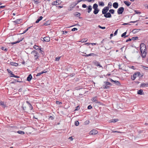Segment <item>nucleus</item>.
I'll return each mask as SVG.
<instances>
[{
	"instance_id": "1",
	"label": "nucleus",
	"mask_w": 148,
	"mask_h": 148,
	"mask_svg": "<svg viewBox=\"0 0 148 148\" xmlns=\"http://www.w3.org/2000/svg\"><path fill=\"white\" fill-rule=\"evenodd\" d=\"M140 50L142 56L143 58H145L146 55V52L145 51L146 50V48L143 49V48H142V47H141L140 48Z\"/></svg>"
},
{
	"instance_id": "2",
	"label": "nucleus",
	"mask_w": 148,
	"mask_h": 148,
	"mask_svg": "<svg viewBox=\"0 0 148 148\" xmlns=\"http://www.w3.org/2000/svg\"><path fill=\"white\" fill-rule=\"evenodd\" d=\"M124 11V8L123 7H121L119 8L117 10V13L119 14H122Z\"/></svg>"
},
{
	"instance_id": "3",
	"label": "nucleus",
	"mask_w": 148,
	"mask_h": 148,
	"mask_svg": "<svg viewBox=\"0 0 148 148\" xmlns=\"http://www.w3.org/2000/svg\"><path fill=\"white\" fill-rule=\"evenodd\" d=\"M109 8L108 7H105L102 10V14H103L107 13L109 10Z\"/></svg>"
},
{
	"instance_id": "4",
	"label": "nucleus",
	"mask_w": 148,
	"mask_h": 148,
	"mask_svg": "<svg viewBox=\"0 0 148 148\" xmlns=\"http://www.w3.org/2000/svg\"><path fill=\"white\" fill-rule=\"evenodd\" d=\"M98 133V131L97 130L93 129L91 130L90 132V135H95Z\"/></svg>"
},
{
	"instance_id": "5",
	"label": "nucleus",
	"mask_w": 148,
	"mask_h": 148,
	"mask_svg": "<svg viewBox=\"0 0 148 148\" xmlns=\"http://www.w3.org/2000/svg\"><path fill=\"white\" fill-rule=\"evenodd\" d=\"M93 63L94 65H96L97 66H99L100 68L102 67V66L100 64L99 62L98 61H95L93 62Z\"/></svg>"
},
{
	"instance_id": "6",
	"label": "nucleus",
	"mask_w": 148,
	"mask_h": 148,
	"mask_svg": "<svg viewBox=\"0 0 148 148\" xmlns=\"http://www.w3.org/2000/svg\"><path fill=\"white\" fill-rule=\"evenodd\" d=\"M138 72H136L133 75V76H132L133 77H131V79L133 80H134L136 79V77H138Z\"/></svg>"
},
{
	"instance_id": "7",
	"label": "nucleus",
	"mask_w": 148,
	"mask_h": 148,
	"mask_svg": "<svg viewBox=\"0 0 148 148\" xmlns=\"http://www.w3.org/2000/svg\"><path fill=\"white\" fill-rule=\"evenodd\" d=\"M104 16L106 18H110L111 17V15L109 12H107L106 14H104Z\"/></svg>"
},
{
	"instance_id": "8",
	"label": "nucleus",
	"mask_w": 148,
	"mask_h": 148,
	"mask_svg": "<svg viewBox=\"0 0 148 148\" xmlns=\"http://www.w3.org/2000/svg\"><path fill=\"white\" fill-rule=\"evenodd\" d=\"M43 40L44 42H48L50 40V38L49 37L46 36L43 38Z\"/></svg>"
},
{
	"instance_id": "9",
	"label": "nucleus",
	"mask_w": 148,
	"mask_h": 148,
	"mask_svg": "<svg viewBox=\"0 0 148 148\" xmlns=\"http://www.w3.org/2000/svg\"><path fill=\"white\" fill-rule=\"evenodd\" d=\"M97 96L94 97H93V98H92V99L91 100L92 101H93L94 102H95L96 103H99L97 99Z\"/></svg>"
},
{
	"instance_id": "10",
	"label": "nucleus",
	"mask_w": 148,
	"mask_h": 148,
	"mask_svg": "<svg viewBox=\"0 0 148 148\" xmlns=\"http://www.w3.org/2000/svg\"><path fill=\"white\" fill-rule=\"evenodd\" d=\"M86 10H87V12L89 13L92 10V6L90 5H89L87 6V8L86 9Z\"/></svg>"
},
{
	"instance_id": "11",
	"label": "nucleus",
	"mask_w": 148,
	"mask_h": 148,
	"mask_svg": "<svg viewBox=\"0 0 148 148\" xmlns=\"http://www.w3.org/2000/svg\"><path fill=\"white\" fill-rule=\"evenodd\" d=\"M60 1V0H57L55 1H53L52 2V5H57L60 4V3H58L57 4V1Z\"/></svg>"
},
{
	"instance_id": "12",
	"label": "nucleus",
	"mask_w": 148,
	"mask_h": 148,
	"mask_svg": "<svg viewBox=\"0 0 148 148\" xmlns=\"http://www.w3.org/2000/svg\"><path fill=\"white\" fill-rule=\"evenodd\" d=\"M148 86V83H143L141 84L140 86V87H147Z\"/></svg>"
},
{
	"instance_id": "13",
	"label": "nucleus",
	"mask_w": 148,
	"mask_h": 148,
	"mask_svg": "<svg viewBox=\"0 0 148 148\" xmlns=\"http://www.w3.org/2000/svg\"><path fill=\"white\" fill-rule=\"evenodd\" d=\"M23 38H22V39H21L20 40H18L16 42H11L10 43L12 45H13L14 44H16V43H19V42H20L21 41H22V40H23Z\"/></svg>"
},
{
	"instance_id": "14",
	"label": "nucleus",
	"mask_w": 148,
	"mask_h": 148,
	"mask_svg": "<svg viewBox=\"0 0 148 148\" xmlns=\"http://www.w3.org/2000/svg\"><path fill=\"white\" fill-rule=\"evenodd\" d=\"M82 56H86V57H88V56H96V55L95 54L93 53H90L89 54H88V55H82Z\"/></svg>"
},
{
	"instance_id": "15",
	"label": "nucleus",
	"mask_w": 148,
	"mask_h": 148,
	"mask_svg": "<svg viewBox=\"0 0 148 148\" xmlns=\"http://www.w3.org/2000/svg\"><path fill=\"white\" fill-rule=\"evenodd\" d=\"M113 6L115 8H117L118 6V3L117 2H114L113 4Z\"/></svg>"
},
{
	"instance_id": "16",
	"label": "nucleus",
	"mask_w": 148,
	"mask_h": 148,
	"mask_svg": "<svg viewBox=\"0 0 148 148\" xmlns=\"http://www.w3.org/2000/svg\"><path fill=\"white\" fill-rule=\"evenodd\" d=\"M51 23V21H46L43 24V25L45 26H47L50 24Z\"/></svg>"
},
{
	"instance_id": "17",
	"label": "nucleus",
	"mask_w": 148,
	"mask_h": 148,
	"mask_svg": "<svg viewBox=\"0 0 148 148\" xmlns=\"http://www.w3.org/2000/svg\"><path fill=\"white\" fill-rule=\"evenodd\" d=\"M123 2L127 6H129L131 3V2L127 1H124Z\"/></svg>"
},
{
	"instance_id": "18",
	"label": "nucleus",
	"mask_w": 148,
	"mask_h": 148,
	"mask_svg": "<svg viewBox=\"0 0 148 148\" xmlns=\"http://www.w3.org/2000/svg\"><path fill=\"white\" fill-rule=\"evenodd\" d=\"M22 19H18L14 21V22L16 24H20L21 23Z\"/></svg>"
},
{
	"instance_id": "19",
	"label": "nucleus",
	"mask_w": 148,
	"mask_h": 148,
	"mask_svg": "<svg viewBox=\"0 0 148 148\" xmlns=\"http://www.w3.org/2000/svg\"><path fill=\"white\" fill-rule=\"evenodd\" d=\"M99 10L98 8H97V9H94V11H93V13L95 14H97L99 12Z\"/></svg>"
},
{
	"instance_id": "20",
	"label": "nucleus",
	"mask_w": 148,
	"mask_h": 148,
	"mask_svg": "<svg viewBox=\"0 0 148 148\" xmlns=\"http://www.w3.org/2000/svg\"><path fill=\"white\" fill-rule=\"evenodd\" d=\"M32 78V76L31 74H29L27 78V81H30Z\"/></svg>"
},
{
	"instance_id": "21",
	"label": "nucleus",
	"mask_w": 148,
	"mask_h": 148,
	"mask_svg": "<svg viewBox=\"0 0 148 148\" xmlns=\"http://www.w3.org/2000/svg\"><path fill=\"white\" fill-rule=\"evenodd\" d=\"M0 105L3 108H5L6 106L4 104V102L0 101Z\"/></svg>"
},
{
	"instance_id": "22",
	"label": "nucleus",
	"mask_w": 148,
	"mask_h": 148,
	"mask_svg": "<svg viewBox=\"0 0 148 148\" xmlns=\"http://www.w3.org/2000/svg\"><path fill=\"white\" fill-rule=\"evenodd\" d=\"M43 17L42 16H40L38 19H37V20H36V23H38L41 20Z\"/></svg>"
},
{
	"instance_id": "23",
	"label": "nucleus",
	"mask_w": 148,
	"mask_h": 148,
	"mask_svg": "<svg viewBox=\"0 0 148 148\" xmlns=\"http://www.w3.org/2000/svg\"><path fill=\"white\" fill-rule=\"evenodd\" d=\"M10 64L11 65H12L16 66H18V64L17 63L13 62H10Z\"/></svg>"
},
{
	"instance_id": "24",
	"label": "nucleus",
	"mask_w": 148,
	"mask_h": 148,
	"mask_svg": "<svg viewBox=\"0 0 148 148\" xmlns=\"http://www.w3.org/2000/svg\"><path fill=\"white\" fill-rule=\"evenodd\" d=\"M143 90L142 89H140L138 91L137 94L140 95H142L143 94Z\"/></svg>"
},
{
	"instance_id": "25",
	"label": "nucleus",
	"mask_w": 148,
	"mask_h": 148,
	"mask_svg": "<svg viewBox=\"0 0 148 148\" xmlns=\"http://www.w3.org/2000/svg\"><path fill=\"white\" fill-rule=\"evenodd\" d=\"M98 7V5L96 3H95L93 5L92 8L94 9H97L98 8H97Z\"/></svg>"
},
{
	"instance_id": "26",
	"label": "nucleus",
	"mask_w": 148,
	"mask_h": 148,
	"mask_svg": "<svg viewBox=\"0 0 148 148\" xmlns=\"http://www.w3.org/2000/svg\"><path fill=\"white\" fill-rule=\"evenodd\" d=\"M140 29H134L133 31H132V32L133 33H135L136 32H138L139 31H140Z\"/></svg>"
},
{
	"instance_id": "27",
	"label": "nucleus",
	"mask_w": 148,
	"mask_h": 148,
	"mask_svg": "<svg viewBox=\"0 0 148 148\" xmlns=\"http://www.w3.org/2000/svg\"><path fill=\"white\" fill-rule=\"evenodd\" d=\"M114 83L118 86H120L121 85V84L117 80H115Z\"/></svg>"
},
{
	"instance_id": "28",
	"label": "nucleus",
	"mask_w": 148,
	"mask_h": 148,
	"mask_svg": "<svg viewBox=\"0 0 148 148\" xmlns=\"http://www.w3.org/2000/svg\"><path fill=\"white\" fill-rule=\"evenodd\" d=\"M99 6H103L104 5V3L102 1H99Z\"/></svg>"
},
{
	"instance_id": "29",
	"label": "nucleus",
	"mask_w": 148,
	"mask_h": 148,
	"mask_svg": "<svg viewBox=\"0 0 148 148\" xmlns=\"http://www.w3.org/2000/svg\"><path fill=\"white\" fill-rule=\"evenodd\" d=\"M17 133L19 134L23 135L25 134V132L24 131H18L17 132Z\"/></svg>"
},
{
	"instance_id": "30",
	"label": "nucleus",
	"mask_w": 148,
	"mask_h": 148,
	"mask_svg": "<svg viewBox=\"0 0 148 148\" xmlns=\"http://www.w3.org/2000/svg\"><path fill=\"white\" fill-rule=\"evenodd\" d=\"M74 15L76 16L77 17H79L80 15V14L78 12H76L74 14Z\"/></svg>"
},
{
	"instance_id": "31",
	"label": "nucleus",
	"mask_w": 148,
	"mask_h": 148,
	"mask_svg": "<svg viewBox=\"0 0 148 148\" xmlns=\"http://www.w3.org/2000/svg\"><path fill=\"white\" fill-rule=\"evenodd\" d=\"M126 33H127L126 32H125L124 33H123V34H121V36L122 37H124V38H125L126 37H127L128 36H125Z\"/></svg>"
},
{
	"instance_id": "32",
	"label": "nucleus",
	"mask_w": 148,
	"mask_h": 148,
	"mask_svg": "<svg viewBox=\"0 0 148 148\" xmlns=\"http://www.w3.org/2000/svg\"><path fill=\"white\" fill-rule=\"evenodd\" d=\"M32 27V26H31V27H27V29H26V30H25L24 31H23V33H21V34H24L25 33H26V32L28 30V29H30V28L31 27Z\"/></svg>"
},
{
	"instance_id": "33",
	"label": "nucleus",
	"mask_w": 148,
	"mask_h": 148,
	"mask_svg": "<svg viewBox=\"0 0 148 148\" xmlns=\"http://www.w3.org/2000/svg\"><path fill=\"white\" fill-rule=\"evenodd\" d=\"M110 86L106 85L105 83L104 85L103 86V88L104 89H107L109 88Z\"/></svg>"
},
{
	"instance_id": "34",
	"label": "nucleus",
	"mask_w": 148,
	"mask_h": 148,
	"mask_svg": "<svg viewBox=\"0 0 148 148\" xmlns=\"http://www.w3.org/2000/svg\"><path fill=\"white\" fill-rule=\"evenodd\" d=\"M34 53V55H37L38 54V53L37 51L35 50H34L31 53Z\"/></svg>"
},
{
	"instance_id": "35",
	"label": "nucleus",
	"mask_w": 148,
	"mask_h": 148,
	"mask_svg": "<svg viewBox=\"0 0 148 148\" xmlns=\"http://www.w3.org/2000/svg\"><path fill=\"white\" fill-rule=\"evenodd\" d=\"M118 119H113L111 120V122H115L117 121Z\"/></svg>"
},
{
	"instance_id": "36",
	"label": "nucleus",
	"mask_w": 148,
	"mask_h": 148,
	"mask_svg": "<svg viewBox=\"0 0 148 148\" xmlns=\"http://www.w3.org/2000/svg\"><path fill=\"white\" fill-rule=\"evenodd\" d=\"M109 12L112 14H114V10L113 9H110L109 10Z\"/></svg>"
},
{
	"instance_id": "37",
	"label": "nucleus",
	"mask_w": 148,
	"mask_h": 148,
	"mask_svg": "<svg viewBox=\"0 0 148 148\" xmlns=\"http://www.w3.org/2000/svg\"><path fill=\"white\" fill-rule=\"evenodd\" d=\"M141 47H142V48H143L144 49V48H145V45L144 43H141L140 44V48Z\"/></svg>"
},
{
	"instance_id": "38",
	"label": "nucleus",
	"mask_w": 148,
	"mask_h": 148,
	"mask_svg": "<svg viewBox=\"0 0 148 148\" xmlns=\"http://www.w3.org/2000/svg\"><path fill=\"white\" fill-rule=\"evenodd\" d=\"M138 77H139V78H140L142 77L143 76V75H141L139 72H138Z\"/></svg>"
},
{
	"instance_id": "39",
	"label": "nucleus",
	"mask_w": 148,
	"mask_h": 148,
	"mask_svg": "<svg viewBox=\"0 0 148 148\" xmlns=\"http://www.w3.org/2000/svg\"><path fill=\"white\" fill-rule=\"evenodd\" d=\"M104 83H105L106 85H108V86L112 85L109 82H104Z\"/></svg>"
},
{
	"instance_id": "40",
	"label": "nucleus",
	"mask_w": 148,
	"mask_h": 148,
	"mask_svg": "<svg viewBox=\"0 0 148 148\" xmlns=\"http://www.w3.org/2000/svg\"><path fill=\"white\" fill-rule=\"evenodd\" d=\"M138 37L137 36L133 37L131 39L133 40H136L138 39Z\"/></svg>"
},
{
	"instance_id": "41",
	"label": "nucleus",
	"mask_w": 148,
	"mask_h": 148,
	"mask_svg": "<svg viewBox=\"0 0 148 148\" xmlns=\"http://www.w3.org/2000/svg\"><path fill=\"white\" fill-rule=\"evenodd\" d=\"M39 57V56H38V55H34V58H35V59L36 60H37V59H38Z\"/></svg>"
},
{
	"instance_id": "42",
	"label": "nucleus",
	"mask_w": 148,
	"mask_h": 148,
	"mask_svg": "<svg viewBox=\"0 0 148 148\" xmlns=\"http://www.w3.org/2000/svg\"><path fill=\"white\" fill-rule=\"evenodd\" d=\"M75 125L76 126H78L79 125V122L77 121H75Z\"/></svg>"
},
{
	"instance_id": "43",
	"label": "nucleus",
	"mask_w": 148,
	"mask_h": 148,
	"mask_svg": "<svg viewBox=\"0 0 148 148\" xmlns=\"http://www.w3.org/2000/svg\"><path fill=\"white\" fill-rule=\"evenodd\" d=\"M87 40L86 39H83L81 40V42H86L87 41Z\"/></svg>"
},
{
	"instance_id": "44",
	"label": "nucleus",
	"mask_w": 148,
	"mask_h": 148,
	"mask_svg": "<svg viewBox=\"0 0 148 148\" xmlns=\"http://www.w3.org/2000/svg\"><path fill=\"white\" fill-rule=\"evenodd\" d=\"M34 48L36 50H38L39 49V47L37 45H34Z\"/></svg>"
},
{
	"instance_id": "45",
	"label": "nucleus",
	"mask_w": 148,
	"mask_h": 148,
	"mask_svg": "<svg viewBox=\"0 0 148 148\" xmlns=\"http://www.w3.org/2000/svg\"><path fill=\"white\" fill-rule=\"evenodd\" d=\"M143 68L146 70H148V67L145 66H143Z\"/></svg>"
},
{
	"instance_id": "46",
	"label": "nucleus",
	"mask_w": 148,
	"mask_h": 148,
	"mask_svg": "<svg viewBox=\"0 0 148 148\" xmlns=\"http://www.w3.org/2000/svg\"><path fill=\"white\" fill-rule=\"evenodd\" d=\"M98 27H99L100 28L102 29H104L106 28V27H101L100 25H98Z\"/></svg>"
},
{
	"instance_id": "47",
	"label": "nucleus",
	"mask_w": 148,
	"mask_h": 148,
	"mask_svg": "<svg viewBox=\"0 0 148 148\" xmlns=\"http://www.w3.org/2000/svg\"><path fill=\"white\" fill-rule=\"evenodd\" d=\"M79 109V106H77L75 108V111Z\"/></svg>"
},
{
	"instance_id": "48",
	"label": "nucleus",
	"mask_w": 148,
	"mask_h": 148,
	"mask_svg": "<svg viewBox=\"0 0 148 148\" xmlns=\"http://www.w3.org/2000/svg\"><path fill=\"white\" fill-rule=\"evenodd\" d=\"M56 103L58 105H60L62 103L61 102H60L59 101H56Z\"/></svg>"
},
{
	"instance_id": "49",
	"label": "nucleus",
	"mask_w": 148,
	"mask_h": 148,
	"mask_svg": "<svg viewBox=\"0 0 148 148\" xmlns=\"http://www.w3.org/2000/svg\"><path fill=\"white\" fill-rule=\"evenodd\" d=\"M34 1L35 3H39V0H34Z\"/></svg>"
},
{
	"instance_id": "50",
	"label": "nucleus",
	"mask_w": 148,
	"mask_h": 148,
	"mask_svg": "<svg viewBox=\"0 0 148 148\" xmlns=\"http://www.w3.org/2000/svg\"><path fill=\"white\" fill-rule=\"evenodd\" d=\"M77 30V29L76 28H73L71 30L72 31H74Z\"/></svg>"
},
{
	"instance_id": "51",
	"label": "nucleus",
	"mask_w": 148,
	"mask_h": 148,
	"mask_svg": "<svg viewBox=\"0 0 148 148\" xmlns=\"http://www.w3.org/2000/svg\"><path fill=\"white\" fill-rule=\"evenodd\" d=\"M134 12L136 14H140L141 12H138V11L136 10H134Z\"/></svg>"
},
{
	"instance_id": "52",
	"label": "nucleus",
	"mask_w": 148,
	"mask_h": 148,
	"mask_svg": "<svg viewBox=\"0 0 148 148\" xmlns=\"http://www.w3.org/2000/svg\"><path fill=\"white\" fill-rule=\"evenodd\" d=\"M42 74V72H40L39 73H37V74L36 76H39L40 75H41Z\"/></svg>"
},
{
	"instance_id": "53",
	"label": "nucleus",
	"mask_w": 148,
	"mask_h": 148,
	"mask_svg": "<svg viewBox=\"0 0 148 148\" xmlns=\"http://www.w3.org/2000/svg\"><path fill=\"white\" fill-rule=\"evenodd\" d=\"M49 118L51 120H53L54 119V117L51 116H50L49 117Z\"/></svg>"
},
{
	"instance_id": "54",
	"label": "nucleus",
	"mask_w": 148,
	"mask_h": 148,
	"mask_svg": "<svg viewBox=\"0 0 148 148\" xmlns=\"http://www.w3.org/2000/svg\"><path fill=\"white\" fill-rule=\"evenodd\" d=\"M92 108V107L91 105H89L88 107V109H90Z\"/></svg>"
},
{
	"instance_id": "55",
	"label": "nucleus",
	"mask_w": 148,
	"mask_h": 148,
	"mask_svg": "<svg viewBox=\"0 0 148 148\" xmlns=\"http://www.w3.org/2000/svg\"><path fill=\"white\" fill-rule=\"evenodd\" d=\"M29 107L30 109L31 110H32L33 108L32 106L31 105V104H30Z\"/></svg>"
},
{
	"instance_id": "56",
	"label": "nucleus",
	"mask_w": 148,
	"mask_h": 148,
	"mask_svg": "<svg viewBox=\"0 0 148 148\" xmlns=\"http://www.w3.org/2000/svg\"><path fill=\"white\" fill-rule=\"evenodd\" d=\"M7 71H8V72L9 73H10V74L12 73V71H11L10 70V69H8Z\"/></svg>"
},
{
	"instance_id": "57",
	"label": "nucleus",
	"mask_w": 148,
	"mask_h": 148,
	"mask_svg": "<svg viewBox=\"0 0 148 148\" xmlns=\"http://www.w3.org/2000/svg\"><path fill=\"white\" fill-rule=\"evenodd\" d=\"M118 29H117L116 31H115L114 33V35L115 36L116 35L117 33Z\"/></svg>"
},
{
	"instance_id": "58",
	"label": "nucleus",
	"mask_w": 148,
	"mask_h": 148,
	"mask_svg": "<svg viewBox=\"0 0 148 148\" xmlns=\"http://www.w3.org/2000/svg\"><path fill=\"white\" fill-rule=\"evenodd\" d=\"M130 67V68L133 69L134 70L136 69L135 66H131Z\"/></svg>"
},
{
	"instance_id": "59",
	"label": "nucleus",
	"mask_w": 148,
	"mask_h": 148,
	"mask_svg": "<svg viewBox=\"0 0 148 148\" xmlns=\"http://www.w3.org/2000/svg\"><path fill=\"white\" fill-rule=\"evenodd\" d=\"M82 1L81 0H78L77 3H76L75 5V6L78 3H79L81 1Z\"/></svg>"
},
{
	"instance_id": "60",
	"label": "nucleus",
	"mask_w": 148,
	"mask_h": 148,
	"mask_svg": "<svg viewBox=\"0 0 148 148\" xmlns=\"http://www.w3.org/2000/svg\"><path fill=\"white\" fill-rule=\"evenodd\" d=\"M60 57L56 58V61H58L60 60Z\"/></svg>"
},
{
	"instance_id": "61",
	"label": "nucleus",
	"mask_w": 148,
	"mask_h": 148,
	"mask_svg": "<svg viewBox=\"0 0 148 148\" xmlns=\"http://www.w3.org/2000/svg\"><path fill=\"white\" fill-rule=\"evenodd\" d=\"M82 7L83 8H86L87 7V6L86 4H83L82 5Z\"/></svg>"
},
{
	"instance_id": "62",
	"label": "nucleus",
	"mask_w": 148,
	"mask_h": 148,
	"mask_svg": "<svg viewBox=\"0 0 148 148\" xmlns=\"http://www.w3.org/2000/svg\"><path fill=\"white\" fill-rule=\"evenodd\" d=\"M67 33V32L66 31H63V34H66Z\"/></svg>"
},
{
	"instance_id": "63",
	"label": "nucleus",
	"mask_w": 148,
	"mask_h": 148,
	"mask_svg": "<svg viewBox=\"0 0 148 148\" xmlns=\"http://www.w3.org/2000/svg\"><path fill=\"white\" fill-rule=\"evenodd\" d=\"M40 52L42 55H44V52L43 51L41 50V51H40Z\"/></svg>"
},
{
	"instance_id": "64",
	"label": "nucleus",
	"mask_w": 148,
	"mask_h": 148,
	"mask_svg": "<svg viewBox=\"0 0 148 148\" xmlns=\"http://www.w3.org/2000/svg\"><path fill=\"white\" fill-rule=\"evenodd\" d=\"M131 40H132L131 39H130V38H129V39H127V40H126V42H128V41H131Z\"/></svg>"
}]
</instances>
